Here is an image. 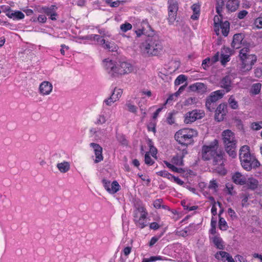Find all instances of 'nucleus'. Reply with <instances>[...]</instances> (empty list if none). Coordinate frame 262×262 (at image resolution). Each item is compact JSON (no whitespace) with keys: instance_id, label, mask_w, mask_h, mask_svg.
Instances as JSON below:
<instances>
[{"instance_id":"obj_34","label":"nucleus","mask_w":262,"mask_h":262,"mask_svg":"<svg viewBox=\"0 0 262 262\" xmlns=\"http://www.w3.org/2000/svg\"><path fill=\"white\" fill-rule=\"evenodd\" d=\"M229 106L233 110L237 109L238 105L237 102L235 100L233 96H231L228 99Z\"/></svg>"},{"instance_id":"obj_54","label":"nucleus","mask_w":262,"mask_h":262,"mask_svg":"<svg viewBox=\"0 0 262 262\" xmlns=\"http://www.w3.org/2000/svg\"><path fill=\"white\" fill-rule=\"evenodd\" d=\"M102 47L103 48L108 50L109 51H114V47L113 44H111V42L108 41H106L105 40V44L102 45Z\"/></svg>"},{"instance_id":"obj_43","label":"nucleus","mask_w":262,"mask_h":262,"mask_svg":"<svg viewBox=\"0 0 262 262\" xmlns=\"http://www.w3.org/2000/svg\"><path fill=\"white\" fill-rule=\"evenodd\" d=\"M148 145L150 148V151L151 153V155L153 157L155 156H156L157 154V148L154 146L153 142L150 139L148 140Z\"/></svg>"},{"instance_id":"obj_21","label":"nucleus","mask_w":262,"mask_h":262,"mask_svg":"<svg viewBox=\"0 0 262 262\" xmlns=\"http://www.w3.org/2000/svg\"><path fill=\"white\" fill-rule=\"evenodd\" d=\"M102 182L104 188L109 193H115V180L111 182L106 179H103Z\"/></svg>"},{"instance_id":"obj_57","label":"nucleus","mask_w":262,"mask_h":262,"mask_svg":"<svg viewBox=\"0 0 262 262\" xmlns=\"http://www.w3.org/2000/svg\"><path fill=\"white\" fill-rule=\"evenodd\" d=\"M218 187L217 183L215 180H212L210 181L208 188L215 190Z\"/></svg>"},{"instance_id":"obj_17","label":"nucleus","mask_w":262,"mask_h":262,"mask_svg":"<svg viewBox=\"0 0 262 262\" xmlns=\"http://www.w3.org/2000/svg\"><path fill=\"white\" fill-rule=\"evenodd\" d=\"M215 257L217 259H222L224 262H235L234 260L230 254L225 251H219L215 254Z\"/></svg>"},{"instance_id":"obj_32","label":"nucleus","mask_w":262,"mask_h":262,"mask_svg":"<svg viewBox=\"0 0 262 262\" xmlns=\"http://www.w3.org/2000/svg\"><path fill=\"white\" fill-rule=\"evenodd\" d=\"M215 103H216V102L213 101V100L211 99H210L209 97H208L206 98L205 105H206L207 109L209 111L212 112L214 110L215 107L216 106Z\"/></svg>"},{"instance_id":"obj_7","label":"nucleus","mask_w":262,"mask_h":262,"mask_svg":"<svg viewBox=\"0 0 262 262\" xmlns=\"http://www.w3.org/2000/svg\"><path fill=\"white\" fill-rule=\"evenodd\" d=\"M148 212L144 206H139L134 211L133 220L136 226L140 229H143L147 226Z\"/></svg>"},{"instance_id":"obj_11","label":"nucleus","mask_w":262,"mask_h":262,"mask_svg":"<svg viewBox=\"0 0 262 262\" xmlns=\"http://www.w3.org/2000/svg\"><path fill=\"white\" fill-rule=\"evenodd\" d=\"M53 85L49 81H44L42 82L39 87V91L43 96L49 95L52 91Z\"/></svg>"},{"instance_id":"obj_48","label":"nucleus","mask_w":262,"mask_h":262,"mask_svg":"<svg viewBox=\"0 0 262 262\" xmlns=\"http://www.w3.org/2000/svg\"><path fill=\"white\" fill-rule=\"evenodd\" d=\"M144 161L146 164L150 166L154 164L155 161L151 158L148 152H146L145 155Z\"/></svg>"},{"instance_id":"obj_5","label":"nucleus","mask_w":262,"mask_h":262,"mask_svg":"<svg viewBox=\"0 0 262 262\" xmlns=\"http://www.w3.org/2000/svg\"><path fill=\"white\" fill-rule=\"evenodd\" d=\"M198 135V132L192 128H184L177 131L174 139L179 144L187 147L194 142L193 138Z\"/></svg>"},{"instance_id":"obj_51","label":"nucleus","mask_w":262,"mask_h":262,"mask_svg":"<svg viewBox=\"0 0 262 262\" xmlns=\"http://www.w3.org/2000/svg\"><path fill=\"white\" fill-rule=\"evenodd\" d=\"M254 25L257 29H262V17L256 18L254 21Z\"/></svg>"},{"instance_id":"obj_31","label":"nucleus","mask_w":262,"mask_h":262,"mask_svg":"<svg viewBox=\"0 0 262 262\" xmlns=\"http://www.w3.org/2000/svg\"><path fill=\"white\" fill-rule=\"evenodd\" d=\"M226 0H216L215 10L217 14L222 13L225 7V2Z\"/></svg>"},{"instance_id":"obj_49","label":"nucleus","mask_w":262,"mask_h":262,"mask_svg":"<svg viewBox=\"0 0 262 262\" xmlns=\"http://www.w3.org/2000/svg\"><path fill=\"white\" fill-rule=\"evenodd\" d=\"M211 64H212L210 58L207 57L203 60L202 66L204 69L206 70L208 67H209V66H211Z\"/></svg>"},{"instance_id":"obj_55","label":"nucleus","mask_w":262,"mask_h":262,"mask_svg":"<svg viewBox=\"0 0 262 262\" xmlns=\"http://www.w3.org/2000/svg\"><path fill=\"white\" fill-rule=\"evenodd\" d=\"M167 122L168 124L172 125L175 122V119L172 113H169L166 119Z\"/></svg>"},{"instance_id":"obj_16","label":"nucleus","mask_w":262,"mask_h":262,"mask_svg":"<svg viewBox=\"0 0 262 262\" xmlns=\"http://www.w3.org/2000/svg\"><path fill=\"white\" fill-rule=\"evenodd\" d=\"M187 154V150L184 149L182 151L181 154H177L176 156H173L171 159V163L173 164L178 166H182L183 165V158Z\"/></svg>"},{"instance_id":"obj_1","label":"nucleus","mask_w":262,"mask_h":262,"mask_svg":"<svg viewBox=\"0 0 262 262\" xmlns=\"http://www.w3.org/2000/svg\"><path fill=\"white\" fill-rule=\"evenodd\" d=\"M202 158L204 161H211L214 170L221 175L224 176L227 171L224 167L225 159V152L219 149V142L214 139L207 144L202 146L201 149Z\"/></svg>"},{"instance_id":"obj_58","label":"nucleus","mask_w":262,"mask_h":262,"mask_svg":"<svg viewBox=\"0 0 262 262\" xmlns=\"http://www.w3.org/2000/svg\"><path fill=\"white\" fill-rule=\"evenodd\" d=\"M177 97H178V96H176L175 93H174L173 94L170 95L167 99L164 105H166V104L171 103L172 101L176 100V99Z\"/></svg>"},{"instance_id":"obj_24","label":"nucleus","mask_w":262,"mask_h":262,"mask_svg":"<svg viewBox=\"0 0 262 262\" xmlns=\"http://www.w3.org/2000/svg\"><path fill=\"white\" fill-rule=\"evenodd\" d=\"M245 184H246L249 189L254 190L258 188L259 182L257 179L250 177L248 179H246V183Z\"/></svg>"},{"instance_id":"obj_25","label":"nucleus","mask_w":262,"mask_h":262,"mask_svg":"<svg viewBox=\"0 0 262 262\" xmlns=\"http://www.w3.org/2000/svg\"><path fill=\"white\" fill-rule=\"evenodd\" d=\"M221 87L226 90V92H229L231 89V80L229 76L224 77L221 82Z\"/></svg>"},{"instance_id":"obj_6","label":"nucleus","mask_w":262,"mask_h":262,"mask_svg":"<svg viewBox=\"0 0 262 262\" xmlns=\"http://www.w3.org/2000/svg\"><path fill=\"white\" fill-rule=\"evenodd\" d=\"M249 47L243 48L239 51V57L241 61V69L244 72L249 71L257 61V56L255 54H249Z\"/></svg>"},{"instance_id":"obj_36","label":"nucleus","mask_w":262,"mask_h":262,"mask_svg":"<svg viewBox=\"0 0 262 262\" xmlns=\"http://www.w3.org/2000/svg\"><path fill=\"white\" fill-rule=\"evenodd\" d=\"M191 88L193 90L202 91V92L204 91L206 89L205 85L204 83L200 82H196L193 84L191 86Z\"/></svg>"},{"instance_id":"obj_40","label":"nucleus","mask_w":262,"mask_h":262,"mask_svg":"<svg viewBox=\"0 0 262 262\" xmlns=\"http://www.w3.org/2000/svg\"><path fill=\"white\" fill-rule=\"evenodd\" d=\"M187 80V77L185 75L181 74L179 75L174 80L175 85H179Z\"/></svg>"},{"instance_id":"obj_20","label":"nucleus","mask_w":262,"mask_h":262,"mask_svg":"<svg viewBox=\"0 0 262 262\" xmlns=\"http://www.w3.org/2000/svg\"><path fill=\"white\" fill-rule=\"evenodd\" d=\"M218 15H215L214 17V30L217 35L220 34V26L223 23L222 21L223 15L222 13L217 14Z\"/></svg>"},{"instance_id":"obj_44","label":"nucleus","mask_w":262,"mask_h":262,"mask_svg":"<svg viewBox=\"0 0 262 262\" xmlns=\"http://www.w3.org/2000/svg\"><path fill=\"white\" fill-rule=\"evenodd\" d=\"M251 128L254 130H258L262 128V121L254 122L251 124Z\"/></svg>"},{"instance_id":"obj_47","label":"nucleus","mask_w":262,"mask_h":262,"mask_svg":"<svg viewBox=\"0 0 262 262\" xmlns=\"http://www.w3.org/2000/svg\"><path fill=\"white\" fill-rule=\"evenodd\" d=\"M118 141L123 145H127L128 141L126 139L125 136L123 135H118L117 137Z\"/></svg>"},{"instance_id":"obj_45","label":"nucleus","mask_w":262,"mask_h":262,"mask_svg":"<svg viewBox=\"0 0 262 262\" xmlns=\"http://www.w3.org/2000/svg\"><path fill=\"white\" fill-rule=\"evenodd\" d=\"M164 233V232H162L158 237L153 236L152 237H151L149 243V246L150 247H152V246H154L158 242L159 238L163 235Z\"/></svg>"},{"instance_id":"obj_50","label":"nucleus","mask_w":262,"mask_h":262,"mask_svg":"<svg viewBox=\"0 0 262 262\" xmlns=\"http://www.w3.org/2000/svg\"><path fill=\"white\" fill-rule=\"evenodd\" d=\"M248 14L247 10H243L236 13L237 17L239 19H244Z\"/></svg>"},{"instance_id":"obj_42","label":"nucleus","mask_w":262,"mask_h":262,"mask_svg":"<svg viewBox=\"0 0 262 262\" xmlns=\"http://www.w3.org/2000/svg\"><path fill=\"white\" fill-rule=\"evenodd\" d=\"M132 29V25L129 23H125L120 26V30L122 32H126Z\"/></svg>"},{"instance_id":"obj_2","label":"nucleus","mask_w":262,"mask_h":262,"mask_svg":"<svg viewBox=\"0 0 262 262\" xmlns=\"http://www.w3.org/2000/svg\"><path fill=\"white\" fill-rule=\"evenodd\" d=\"M239 158L243 168L247 171H250L253 168L260 166L259 161L252 156L248 145H243L239 149Z\"/></svg>"},{"instance_id":"obj_10","label":"nucleus","mask_w":262,"mask_h":262,"mask_svg":"<svg viewBox=\"0 0 262 262\" xmlns=\"http://www.w3.org/2000/svg\"><path fill=\"white\" fill-rule=\"evenodd\" d=\"M227 113V104L221 103L217 107L215 111V119L218 122L223 121Z\"/></svg>"},{"instance_id":"obj_38","label":"nucleus","mask_w":262,"mask_h":262,"mask_svg":"<svg viewBox=\"0 0 262 262\" xmlns=\"http://www.w3.org/2000/svg\"><path fill=\"white\" fill-rule=\"evenodd\" d=\"M163 200L162 199H157L154 202V206L156 209H160L162 208L164 209H167L168 207L167 206L162 205Z\"/></svg>"},{"instance_id":"obj_14","label":"nucleus","mask_w":262,"mask_h":262,"mask_svg":"<svg viewBox=\"0 0 262 262\" xmlns=\"http://www.w3.org/2000/svg\"><path fill=\"white\" fill-rule=\"evenodd\" d=\"M243 39L244 35L242 33L234 34L231 43L232 47L236 49L242 48V45L244 44Z\"/></svg>"},{"instance_id":"obj_4","label":"nucleus","mask_w":262,"mask_h":262,"mask_svg":"<svg viewBox=\"0 0 262 262\" xmlns=\"http://www.w3.org/2000/svg\"><path fill=\"white\" fill-rule=\"evenodd\" d=\"M222 140L226 151L232 158L236 157L237 140L235 134L230 129L222 132Z\"/></svg>"},{"instance_id":"obj_23","label":"nucleus","mask_w":262,"mask_h":262,"mask_svg":"<svg viewBox=\"0 0 262 262\" xmlns=\"http://www.w3.org/2000/svg\"><path fill=\"white\" fill-rule=\"evenodd\" d=\"M168 4L169 15L174 16L178 10V3L176 0H169Z\"/></svg>"},{"instance_id":"obj_62","label":"nucleus","mask_w":262,"mask_h":262,"mask_svg":"<svg viewBox=\"0 0 262 262\" xmlns=\"http://www.w3.org/2000/svg\"><path fill=\"white\" fill-rule=\"evenodd\" d=\"M164 163L166 165V166L172 171L174 172V171H177V167L174 166L173 164H170V163L166 161H164Z\"/></svg>"},{"instance_id":"obj_41","label":"nucleus","mask_w":262,"mask_h":262,"mask_svg":"<svg viewBox=\"0 0 262 262\" xmlns=\"http://www.w3.org/2000/svg\"><path fill=\"white\" fill-rule=\"evenodd\" d=\"M55 9H57L55 5H51L50 7L45 6V9H43L44 13L49 16Z\"/></svg>"},{"instance_id":"obj_64","label":"nucleus","mask_w":262,"mask_h":262,"mask_svg":"<svg viewBox=\"0 0 262 262\" xmlns=\"http://www.w3.org/2000/svg\"><path fill=\"white\" fill-rule=\"evenodd\" d=\"M219 52H217L211 58V64H213L217 62L219 60Z\"/></svg>"},{"instance_id":"obj_35","label":"nucleus","mask_w":262,"mask_h":262,"mask_svg":"<svg viewBox=\"0 0 262 262\" xmlns=\"http://www.w3.org/2000/svg\"><path fill=\"white\" fill-rule=\"evenodd\" d=\"M219 227L220 230L225 231L228 228V225L225 220L222 217H220L219 222Z\"/></svg>"},{"instance_id":"obj_19","label":"nucleus","mask_w":262,"mask_h":262,"mask_svg":"<svg viewBox=\"0 0 262 262\" xmlns=\"http://www.w3.org/2000/svg\"><path fill=\"white\" fill-rule=\"evenodd\" d=\"M233 182L237 185H243L246 183V178L239 172H236L232 177Z\"/></svg>"},{"instance_id":"obj_18","label":"nucleus","mask_w":262,"mask_h":262,"mask_svg":"<svg viewBox=\"0 0 262 262\" xmlns=\"http://www.w3.org/2000/svg\"><path fill=\"white\" fill-rule=\"evenodd\" d=\"M214 246L218 249L223 250L225 248V244L223 239L219 235H215L212 237H210Z\"/></svg>"},{"instance_id":"obj_30","label":"nucleus","mask_w":262,"mask_h":262,"mask_svg":"<svg viewBox=\"0 0 262 262\" xmlns=\"http://www.w3.org/2000/svg\"><path fill=\"white\" fill-rule=\"evenodd\" d=\"M261 84L260 83L253 84L250 91V93L253 95L258 94L261 90Z\"/></svg>"},{"instance_id":"obj_27","label":"nucleus","mask_w":262,"mask_h":262,"mask_svg":"<svg viewBox=\"0 0 262 262\" xmlns=\"http://www.w3.org/2000/svg\"><path fill=\"white\" fill-rule=\"evenodd\" d=\"M191 8L193 11L191 18L193 20H197L200 15L201 5L199 4L195 3L191 6Z\"/></svg>"},{"instance_id":"obj_26","label":"nucleus","mask_w":262,"mask_h":262,"mask_svg":"<svg viewBox=\"0 0 262 262\" xmlns=\"http://www.w3.org/2000/svg\"><path fill=\"white\" fill-rule=\"evenodd\" d=\"M224 95V91L220 90L212 92L208 96V97L211 99L213 101L216 102L222 98Z\"/></svg>"},{"instance_id":"obj_29","label":"nucleus","mask_w":262,"mask_h":262,"mask_svg":"<svg viewBox=\"0 0 262 262\" xmlns=\"http://www.w3.org/2000/svg\"><path fill=\"white\" fill-rule=\"evenodd\" d=\"M220 29H221L222 34L224 36L228 35L230 29L229 23L226 20L220 26Z\"/></svg>"},{"instance_id":"obj_33","label":"nucleus","mask_w":262,"mask_h":262,"mask_svg":"<svg viewBox=\"0 0 262 262\" xmlns=\"http://www.w3.org/2000/svg\"><path fill=\"white\" fill-rule=\"evenodd\" d=\"M90 39H93L97 41V43L102 46L105 44V39L102 36L97 34H92L90 36Z\"/></svg>"},{"instance_id":"obj_63","label":"nucleus","mask_w":262,"mask_h":262,"mask_svg":"<svg viewBox=\"0 0 262 262\" xmlns=\"http://www.w3.org/2000/svg\"><path fill=\"white\" fill-rule=\"evenodd\" d=\"M172 180H173V181L176 183H177V184L181 185V186L183 185L184 183V182L182 180L179 179L178 177H176L175 176H174L173 175H172Z\"/></svg>"},{"instance_id":"obj_28","label":"nucleus","mask_w":262,"mask_h":262,"mask_svg":"<svg viewBox=\"0 0 262 262\" xmlns=\"http://www.w3.org/2000/svg\"><path fill=\"white\" fill-rule=\"evenodd\" d=\"M58 169L61 173H66L70 169V163L67 161H63L61 163H57L56 165Z\"/></svg>"},{"instance_id":"obj_60","label":"nucleus","mask_w":262,"mask_h":262,"mask_svg":"<svg viewBox=\"0 0 262 262\" xmlns=\"http://www.w3.org/2000/svg\"><path fill=\"white\" fill-rule=\"evenodd\" d=\"M232 50L229 47H224L221 51V53L231 55L232 54Z\"/></svg>"},{"instance_id":"obj_12","label":"nucleus","mask_w":262,"mask_h":262,"mask_svg":"<svg viewBox=\"0 0 262 262\" xmlns=\"http://www.w3.org/2000/svg\"><path fill=\"white\" fill-rule=\"evenodd\" d=\"M103 66L108 74L113 77L115 74V61L109 58L104 59L103 60Z\"/></svg>"},{"instance_id":"obj_59","label":"nucleus","mask_w":262,"mask_h":262,"mask_svg":"<svg viewBox=\"0 0 262 262\" xmlns=\"http://www.w3.org/2000/svg\"><path fill=\"white\" fill-rule=\"evenodd\" d=\"M226 188L227 189L228 193L232 195L233 193V184L230 183H228L226 185Z\"/></svg>"},{"instance_id":"obj_52","label":"nucleus","mask_w":262,"mask_h":262,"mask_svg":"<svg viewBox=\"0 0 262 262\" xmlns=\"http://www.w3.org/2000/svg\"><path fill=\"white\" fill-rule=\"evenodd\" d=\"M105 117L103 115H99L95 123L96 124H103L106 122Z\"/></svg>"},{"instance_id":"obj_56","label":"nucleus","mask_w":262,"mask_h":262,"mask_svg":"<svg viewBox=\"0 0 262 262\" xmlns=\"http://www.w3.org/2000/svg\"><path fill=\"white\" fill-rule=\"evenodd\" d=\"M115 94V89L112 91V95L108 98L104 100V103L106 105L110 106L113 103V99L112 98V96Z\"/></svg>"},{"instance_id":"obj_13","label":"nucleus","mask_w":262,"mask_h":262,"mask_svg":"<svg viewBox=\"0 0 262 262\" xmlns=\"http://www.w3.org/2000/svg\"><path fill=\"white\" fill-rule=\"evenodd\" d=\"M90 146L93 147L94 150L96 159L95 163H97L103 160V157L102 156V148L98 144L95 143H91Z\"/></svg>"},{"instance_id":"obj_37","label":"nucleus","mask_w":262,"mask_h":262,"mask_svg":"<svg viewBox=\"0 0 262 262\" xmlns=\"http://www.w3.org/2000/svg\"><path fill=\"white\" fill-rule=\"evenodd\" d=\"M156 173L157 175L159 176L162 177L163 178H166L170 181L172 180V174H170L166 170H161L157 172Z\"/></svg>"},{"instance_id":"obj_22","label":"nucleus","mask_w":262,"mask_h":262,"mask_svg":"<svg viewBox=\"0 0 262 262\" xmlns=\"http://www.w3.org/2000/svg\"><path fill=\"white\" fill-rule=\"evenodd\" d=\"M6 15L10 18L13 19H16L17 20L22 19L25 17L24 14L20 11H16L15 12H13L12 10L9 9L7 13H6Z\"/></svg>"},{"instance_id":"obj_3","label":"nucleus","mask_w":262,"mask_h":262,"mask_svg":"<svg viewBox=\"0 0 262 262\" xmlns=\"http://www.w3.org/2000/svg\"><path fill=\"white\" fill-rule=\"evenodd\" d=\"M141 48L149 56H157L162 51L163 45L158 36H152L142 43Z\"/></svg>"},{"instance_id":"obj_9","label":"nucleus","mask_w":262,"mask_h":262,"mask_svg":"<svg viewBox=\"0 0 262 262\" xmlns=\"http://www.w3.org/2000/svg\"><path fill=\"white\" fill-rule=\"evenodd\" d=\"M133 70V66L126 61H119L116 66V73L124 75L131 73Z\"/></svg>"},{"instance_id":"obj_53","label":"nucleus","mask_w":262,"mask_h":262,"mask_svg":"<svg viewBox=\"0 0 262 262\" xmlns=\"http://www.w3.org/2000/svg\"><path fill=\"white\" fill-rule=\"evenodd\" d=\"M128 108V111L131 113H136L137 112V107L134 104H132L130 103H127L126 104Z\"/></svg>"},{"instance_id":"obj_39","label":"nucleus","mask_w":262,"mask_h":262,"mask_svg":"<svg viewBox=\"0 0 262 262\" xmlns=\"http://www.w3.org/2000/svg\"><path fill=\"white\" fill-rule=\"evenodd\" d=\"M249 198V195L247 193L242 194L241 195V199L242 202V207H247L249 205V203L248 202Z\"/></svg>"},{"instance_id":"obj_61","label":"nucleus","mask_w":262,"mask_h":262,"mask_svg":"<svg viewBox=\"0 0 262 262\" xmlns=\"http://www.w3.org/2000/svg\"><path fill=\"white\" fill-rule=\"evenodd\" d=\"M150 262L155 261L156 260H164L165 259L163 258L161 256H153L149 258Z\"/></svg>"},{"instance_id":"obj_15","label":"nucleus","mask_w":262,"mask_h":262,"mask_svg":"<svg viewBox=\"0 0 262 262\" xmlns=\"http://www.w3.org/2000/svg\"><path fill=\"white\" fill-rule=\"evenodd\" d=\"M226 8L227 12L232 13L235 12L239 6V0H226Z\"/></svg>"},{"instance_id":"obj_46","label":"nucleus","mask_w":262,"mask_h":262,"mask_svg":"<svg viewBox=\"0 0 262 262\" xmlns=\"http://www.w3.org/2000/svg\"><path fill=\"white\" fill-rule=\"evenodd\" d=\"M230 55L221 53V62L222 65H225L230 60Z\"/></svg>"},{"instance_id":"obj_8","label":"nucleus","mask_w":262,"mask_h":262,"mask_svg":"<svg viewBox=\"0 0 262 262\" xmlns=\"http://www.w3.org/2000/svg\"><path fill=\"white\" fill-rule=\"evenodd\" d=\"M205 116V112L201 110H194L188 112L185 115L184 122L186 124L194 122L196 120L201 119Z\"/></svg>"}]
</instances>
